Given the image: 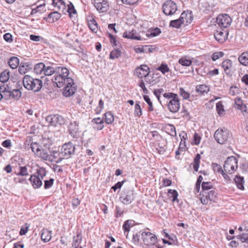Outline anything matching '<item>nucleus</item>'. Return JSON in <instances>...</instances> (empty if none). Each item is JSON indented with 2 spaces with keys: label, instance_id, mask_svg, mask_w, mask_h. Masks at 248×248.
Here are the masks:
<instances>
[{
  "label": "nucleus",
  "instance_id": "59",
  "mask_svg": "<svg viewBox=\"0 0 248 248\" xmlns=\"http://www.w3.org/2000/svg\"><path fill=\"white\" fill-rule=\"evenodd\" d=\"M54 179L50 178L49 180L44 181V188L45 189H48L50 188L53 184Z\"/></svg>",
  "mask_w": 248,
  "mask_h": 248
},
{
  "label": "nucleus",
  "instance_id": "57",
  "mask_svg": "<svg viewBox=\"0 0 248 248\" xmlns=\"http://www.w3.org/2000/svg\"><path fill=\"white\" fill-rule=\"evenodd\" d=\"M224 53L223 52L218 51L214 53L212 55V59L213 61H216L219 58H221L224 56Z\"/></svg>",
  "mask_w": 248,
  "mask_h": 248
},
{
  "label": "nucleus",
  "instance_id": "23",
  "mask_svg": "<svg viewBox=\"0 0 248 248\" xmlns=\"http://www.w3.org/2000/svg\"><path fill=\"white\" fill-rule=\"evenodd\" d=\"M78 131V124L76 122H71L68 125V131L69 134L73 137L77 136Z\"/></svg>",
  "mask_w": 248,
  "mask_h": 248
},
{
  "label": "nucleus",
  "instance_id": "17",
  "mask_svg": "<svg viewBox=\"0 0 248 248\" xmlns=\"http://www.w3.org/2000/svg\"><path fill=\"white\" fill-rule=\"evenodd\" d=\"M66 86L64 87L63 91V94L66 97H69L74 94L76 91V88L73 87L74 80H73V83L70 84L66 83Z\"/></svg>",
  "mask_w": 248,
  "mask_h": 248
},
{
  "label": "nucleus",
  "instance_id": "20",
  "mask_svg": "<svg viewBox=\"0 0 248 248\" xmlns=\"http://www.w3.org/2000/svg\"><path fill=\"white\" fill-rule=\"evenodd\" d=\"M50 160H47L50 162H55L56 163H60L64 158L61 157V153L57 151H53L51 153L50 155H49Z\"/></svg>",
  "mask_w": 248,
  "mask_h": 248
},
{
  "label": "nucleus",
  "instance_id": "49",
  "mask_svg": "<svg viewBox=\"0 0 248 248\" xmlns=\"http://www.w3.org/2000/svg\"><path fill=\"white\" fill-rule=\"evenodd\" d=\"M121 55V52L118 49L112 50L110 54V59H115L119 58Z\"/></svg>",
  "mask_w": 248,
  "mask_h": 248
},
{
  "label": "nucleus",
  "instance_id": "51",
  "mask_svg": "<svg viewBox=\"0 0 248 248\" xmlns=\"http://www.w3.org/2000/svg\"><path fill=\"white\" fill-rule=\"evenodd\" d=\"M37 173L38 175L37 176H39L41 180L44 179V177L46 175V169L43 167L39 168L37 170Z\"/></svg>",
  "mask_w": 248,
  "mask_h": 248
},
{
  "label": "nucleus",
  "instance_id": "46",
  "mask_svg": "<svg viewBox=\"0 0 248 248\" xmlns=\"http://www.w3.org/2000/svg\"><path fill=\"white\" fill-rule=\"evenodd\" d=\"M65 13L68 12L70 16H71L72 14L75 15L77 14V12L75 9L74 6L71 2H70V3L68 5L67 9L65 8Z\"/></svg>",
  "mask_w": 248,
  "mask_h": 248
},
{
  "label": "nucleus",
  "instance_id": "9",
  "mask_svg": "<svg viewBox=\"0 0 248 248\" xmlns=\"http://www.w3.org/2000/svg\"><path fill=\"white\" fill-rule=\"evenodd\" d=\"M141 235L145 245H154L156 243V236L150 232H143L141 233Z\"/></svg>",
  "mask_w": 248,
  "mask_h": 248
},
{
  "label": "nucleus",
  "instance_id": "15",
  "mask_svg": "<svg viewBox=\"0 0 248 248\" xmlns=\"http://www.w3.org/2000/svg\"><path fill=\"white\" fill-rule=\"evenodd\" d=\"M228 31L227 30H224L222 28L217 30L214 34V36L216 40L219 43H223L226 41L228 37Z\"/></svg>",
  "mask_w": 248,
  "mask_h": 248
},
{
  "label": "nucleus",
  "instance_id": "29",
  "mask_svg": "<svg viewBox=\"0 0 248 248\" xmlns=\"http://www.w3.org/2000/svg\"><path fill=\"white\" fill-rule=\"evenodd\" d=\"M238 61L244 66L248 65V51L242 53L238 57Z\"/></svg>",
  "mask_w": 248,
  "mask_h": 248
},
{
  "label": "nucleus",
  "instance_id": "34",
  "mask_svg": "<svg viewBox=\"0 0 248 248\" xmlns=\"http://www.w3.org/2000/svg\"><path fill=\"white\" fill-rule=\"evenodd\" d=\"M16 175L23 177L29 175L27 166L19 167L18 172L17 173Z\"/></svg>",
  "mask_w": 248,
  "mask_h": 248
},
{
  "label": "nucleus",
  "instance_id": "22",
  "mask_svg": "<svg viewBox=\"0 0 248 248\" xmlns=\"http://www.w3.org/2000/svg\"><path fill=\"white\" fill-rule=\"evenodd\" d=\"M32 68V65L29 62H22L19 66L18 71L21 75H25Z\"/></svg>",
  "mask_w": 248,
  "mask_h": 248
},
{
  "label": "nucleus",
  "instance_id": "18",
  "mask_svg": "<svg viewBox=\"0 0 248 248\" xmlns=\"http://www.w3.org/2000/svg\"><path fill=\"white\" fill-rule=\"evenodd\" d=\"M222 67L226 75H230L232 73V62L230 60H225L222 62Z\"/></svg>",
  "mask_w": 248,
  "mask_h": 248
},
{
  "label": "nucleus",
  "instance_id": "36",
  "mask_svg": "<svg viewBox=\"0 0 248 248\" xmlns=\"http://www.w3.org/2000/svg\"><path fill=\"white\" fill-rule=\"evenodd\" d=\"M201 158V155L199 154H197L194 159L192 165L193 169L195 171H197L198 170L200 164Z\"/></svg>",
  "mask_w": 248,
  "mask_h": 248
},
{
  "label": "nucleus",
  "instance_id": "27",
  "mask_svg": "<svg viewBox=\"0 0 248 248\" xmlns=\"http://www.w3.org/2000/svg\"><path fill=\"white\" fill-rule=\"evenodd\" d=\"M51 239V232L46 229H43L41 232V239L44 242H47Z\"/></svg>",
  "mask_w": 248,
  "mask_h": 248
},
{
  "label": "nucleus",
  "instance_id": "19",
  "mask_svg": "<svg viewBox=\"0 0 248 248\" xmlns=\"http://www.w3.org/2000/svg\"><path fill=\"white\" fill-rule=\"evenodd\" d=\"M29 180L31 182L34 188H39L42 186V180L36 175H31Z\"/></svg>",
  "mask_w": 248,
  "mask_h": 248
},
{
  "label": "nucleus",
  "instance_id": "24",
  "mask_svg": "<svg viewBox=\"0 0 248 248\" xmlns=\"http://www.w3.org/2000/svg\"><path fill=\"white\" fill-rule=\"evenodd\" d=\"M235 105L236 106V108L241 110L242 112L247 111V107L243 104L242 100L240 97H236L234 100Z\"/></svg>",
  "mask_w": 248,
  "mask_h": 248
},
{
  "label": "nucleus",
  "instance_id": "42",
  "mask_svg": "<svg viewBox=\"0 0 248 248\" xmlns=\"http://www.w3.org/2000/svg\"><path fill=\"white\" fill-rule=\"evenodd\" d=\"M105 122L108 124H111L114 120L113 115L110 112H106L104 114Z\"/></svg>",
  "mask_w": 248,
  "mask_h": 248
},
{
  "label": "nucleus",
  "instance_id": "61",
  "mask_svg": "<svg viewBox=\"0 0 248 248\" xmlns=\"http://www.w3.org/2000/svg\"><path fill=\"white\" fill-rule=\"evenodd\" d=\"M179 91V93L183 97L184 99H187L189 97V93L186 92L184 89L180 88Z\"/></svg>",
  "mask_w": 248,
  "mask_h": 248
},
{
  "label": "nucleus",
  "instance_id": "38",
  "mask_svg": "<svg viewBox=\"0 0 248 248\" xmlns=\"http://www.w3.org/2000/svg\"><path fill=\"white\" fill-rule=\"evenodd\" d=\"M166 129L167 133L172 137L176 136V132L175 126L171 124H168L166 126Z\"/></svg>",
  "mask_w": 248,
  "mask_h": 248
},
{
  "label": "nucleus",
  "instance_id": "35",
  "mask_svg": "<svg viewBox=\"0 0 248 248\" xmlns=\"http://www.w3.org/2000/svg\"><path fill=\"white\" fill-rule=\"evenodd\" d=\"M37 156L45 160H50L48 152L45 149L40 148V152L37 153Z\"/></svg>",
  "mask_w": 248,
  "mask_h": 248
},
{
  "label": "nucleus",
  "instance_id": "55",
  "mask_svg": "<svg viewBox=\"0 0 248 248\" xmlns=\"http://www.w3.org/2000/svg\"><path fill=\"white\" fill-rule=\"evenodd\" d=\"M132 220H127L124 223L123 225V229L124 230V233L125 234L126 232H128L130 231V227L131 225H132Z\"/></svg>",
  "mask_w": 248,
  "mask_h": 248
},
{
  "label": "nucleus",
  "instance_id": "40",
  "mask_svg": "<svg viewBox=\"0 0 248 248\" xmlns=\"http://www.w3.org/2000/svg\"><path fill=\"white\" fill-rule=\"evenodd\" d=\"M88 26L90 30L93 32H96L98 30L97 24L94 19H92L88 21Z\"/></svg>",
  "mask_w": 248,
  "mask_h": 248
},
{
  "label": "nucleus",
  "instance_id": "13",
  "mask_svg": "<svg viewBox=\"0 0 248 248\" xmlns=\"http://www.w3.org/2000/svg\"><path fill=\"white\" fill-rule=\"evenodd\" d=\"M93 3L97 10L100 13L106 12L108 10V2L105 0H94Z\"/></svg>",
  "mask_w": 248,
  "mask_h": 248
},
{
  "label": "nucleus",
  "instance_id": "30",
  "mask_svg": "<svg viewBox=\"0 0 248 248\" xmlns=\"http://www.w3.org/2000/svg\"><path fill=\"white\" fill-rule=\"evenodd\" d=\"M61 17V15L58 12L50 13L48 16V20L50 22H54L58 20Z\"/></svg>",
  "mask_w": 248,
  "mask_h": 248
},
{
  "label": "nucleus",
  "instance_id": "50",
  "mask_svg": "<svg viewBox=\"0 0 248 248\" xmlns=\"http://www.w3.org/2000/svg\"><path fill=\"white\" fill-rule=\"evenodd\" d=\"M32 151L37 155V153H39L40 150V145L36 143H31L30 146Z\"/></svg>",
  "mask_w": 248,
  "mask_h": 248
},
{
  "label": "nucleus",
  "instance_id": "7",
  "mask_svg": "<svg viewBox=\"0 0 248 248\" xmlns=\"http://www.w3.org/2000/svg\"><path fill=\"white\" fill-rule=\"evenodd\" d=\"M133 191L129 189H124L122 192L120 197L121 201L125 205L129 204L134 200Z\"/></svg>",
  "mask_w": 248,
  "mask_h": 248
},
{
  "label": "nucleus",
  "instance_id": "28",
  "mask_svg": "<svg viewBox=\"0 0 248 248\" xmlns=\"http://www.w3.org/2000/svg\"><path fill=\"white\" fill-rule=\"evenodd\" d=\"M82 240V235L80 233H78L76 236L73 237V242L72 246L74 248H82L80 245Z\"/></svg>",
  "mask_w": 248,
  "mask_h": 248
},
{
  "label": "nucleus",
  "instance_id": "44",
  "mask_svg": "<svg viewBox=\"0 0 248 248\" xmlns=\"http://www.w3.org/2000/svg\"><path fill=\"white\" fill-rule=\"evenodd\" d=\"M216 109L219 116L223 115L225 113L224 106L221 101L218 102L216 104Z\"/></svg>",
  "mask_w": 248,
  "mask_h": 248
},
{
  "label": "nucleus",
  "instance_id": "56",
  "mask_svg": "<svg viewBox=\"0 0 248 248\" xmlns=\"http://www.w3.org/2000/svg\"><path fill=\"white\" fill-rule=\"evenodd\" d=\"M202 191H208V190L209 189H211L212 187V185L211 182H203L202 183Z\"/></svg>",
  "mask_w": 248,
  "mask_h": 248
},
{
  "label": "nucleus",
  "instance_id": "3",
  "mask_svg": "<svg viewBox=\"0 0 248 248\" xmlns=\"http://www.w3.org/2000/svg\"><path fill=\"white\" fill-rule=\"evenodd\" d=\"M223 168L226 172L230 174L233 173L238 168L237 158L233 156L227 157L224 162Z\"/></svg>",
  "mask_w": 248,
  "mask_h": 248
},
{
  "label": "nucleus",
  "instance_id": "2",
  "mask_svg": "<svg viewBox=\"0 0 248 248\" xmlns=\"http://www.w3.org/2000/svg\"><path fill=\"white\" fill-rule=\"evenodd\" d=\"M216 140L219 144L226 143L231 138L229 131L227 129L223 128L217 130L214 134Z\"/></svg>",
  "mask_w": 248,
  "mask_h": 248
},
{
  "label": "nucleus",
  "instance_id": "45",
  "mask_svg": "<svg viewBox=\"0 0 248 248\" xmlns=\"http://www.w3.org/2000/svg\"><path fill=\"white\" fill-rule=\"evenodd\" d=\"M9 78V72L6 70L3 71L0 75V81L1 83L7 82Z\"/></svg>",
  "mask_w": 248,
  "mask_h": 248
},
{
  "label": "nucleus",
  "instance_id": "52",
  "mask_svg": "<svg viewBox=\"0 0 248 248\" xmlns=\"http://www.w3.org/2000/svg\"><path fill=\"white\" fill-rule=\"evenodd\" d=\"M179 63L183 66H189L192 64V61L190 60L182 58L179 60Z\"/></svg>",
  "mask_w": 248,
  "mask_h": 248
},
{
  "label": "nucleus",
  "instance_id": "63",
  "mask_svg": "<svg viewBox=\"0 0 248 248\" xmlns=\"http://www.w3.org/2000/svg\"><path fill=\"white\" fill-rule=\"evenodd\" d=\"M14 181L16 183H19L21 184H28L27 180L24 177H20L18 176L15 178Z\"/></svg>",
  "mask_w": 248,
  "mask_h": 248
},
{
  "label": "nucleus",
  "instance_id": "21",
  "mask_svg": "<svg viewBox=\"0 0 248 248\" xmlns=\"http://www.w3.org/2000/svg\"><path fill=\"white\" fill-rule=\"evenodd\" d=\"M52 5L56 10L65 14V4L62 0H52Z\"/></svg>",
  "mask_w": 248,
  "mask_h": 248
},
{
  "label": "nucleus",
  "instance_id": "1",
  "mask_svg": "<svg viewBox=\"0 0 248 248\" xmlns=\"http://www.w3.org/2000/svg\"><path fill=\"white\" fill-rule=\"evenodd\" d=\"M24 87L28 90L38 92L42 87V81L38 78H34L28 75H25L23 79Z\"/></svg>",
  "mask_w": 248,
  "mask_h": 248
},
{
  "label": "nucleus",
  "instance_id": "26",
  "mask_svg": "<svg viewBox=\"0 0 248 248\" xmlns=\"http://www.w3.org/2000/svg\"><path fill=\"white\" fill-rule=\"evenodd\" d=\"M59 74L62 76L64 78H69L68 76L69 75V70L64 67H56V74Z\"/></svg>",
  "mask_w": 248,
  "mask_h": 248
},
{
  "label": "nucleus",
  "instance_id": "47",
  "mask_svg": "<svg viewBox=\"0 0 248 248\" xmlns=\"http://www.w3.org/2000/svg\"><path fill=\"white\" fill-rule=\"evenodd\" d=\"M134 114L135 116L140 117L142 115V110L140 105V102L137 101L135 106Z\"/></svg>",
  "mask_w": 248,
  "mask_h": 248
},
{
  "label": "nucleus",
  "instance_id": "16",
  "mask_svg": "<svg viewBox=\"0 0 248 248\" xmlns=\"http://www.w3.org/2000/svg\"><path fill=\"white\" fill-rule=\"evenodd\" d=\"M187 14L185 12L181 14L180 17L176 20H172L170 22V26L176 28H180L181 25L185 22L184 18L187 16Z\"/></svg>",
  "mask_w": 248,
  "mask_h": 248
},
{
  "label": "nucleus",
  "instance_id": "8",
  "mask_svg": "<svg viewBox=\"0 0 248 248\" xmlns=\"http://www.w3.org/2000/svg\"><path fill=\"white\" fill-rule=\"evenodd\" d=\"M232 19L227 14L219 15L217 18V23L220 28H227L231 23Z\"/></svg>",
  "mask_w": 248,
  "mask_h": 248
},
{
  "label": "nucleus",
  "instance_id": "37",
  "mask_svg": "<svg viewBox=\"0 0 248 248\" xmlns=\"http://www.w3.org/2000/svg\"><path fill=\"white\" fill-rule=\"evenodd\" d=\"M8 63L11 68L16 69L19 65V60L17 57H13L9 60Z\"/></svg>",
  "mask_w": 248,
  "mask_h": 248
},
{
  "label": "nucleus",
  "instance_id": "10",
  "mask_svg": "<svg viewBox=\"0 0 248 248\" xmlns=\"http://www.w3.org/2000/svg\"><path fill=\"white\" fill-rule=\"evenodd\" d=\"M53 83H55L58 88L62 87L66 83L70 84L73 83V79L72 78H64L62 76L57 74L55 75L52 79Z\"/></svg>",
  "mask_w": 248,
  "mask_h": 248
},
{
  "label": "nucleus",
  "instance_id": "6",
  "mask_svg": "<svg viewBox=\"0 0 248 248\" xmlns=\"http://www.w3.org/2000/svg\"><path fill=\"white\" fill-rule=\"evenodd\" d=\"M217 192L213 190L209 191H203L201 193V201L203 204H207L209 201L215 202L217 198Z\"/></svg>",
  "mask_w": 248,
  "mask_h": 248
},
{
  "label": "nucleus",
  "instance_id": "14",
  "mask_svg": "<svg viewBox=\"0 0 248 248\" xmlns=\"http://www.w3.org/2000/svg\"><path fill=\"white\" fill-rule=\"evenodd\" d=\"M168 108L172 113H176L178 111L180 108V100L178 96L174 99L170 100L168 103Z\"/></svg>",
  "mask_w": 248,
  "mask_h": 248
},
{
  "label": "nucleus",
  "instance_id": "64",
  "mask_svg": "<svg viewBox=\"0 0 248 248\" xmlns=\"http://www.w3.org/2000/svg\"><path fill=\"white\" fill-rule=\"evenodd\" d=\"M239 239L242 243L248 244V235L247 234H242L239 236Z\"/></svg>",
  "mask_w": 248,
  "mask_h": 248
},
{
  "label": "nucleus",
  "instance_id": "41",
  "mask_svg": "<svg viewBox=\"0 0 248 248\" xmlns=\"http://www.w3.org/2000/svg\"><path fill=\"white\" fill-rule=\"evenodd\" d=\"M22 93L18 89H14L11 91V98L16 100H19L21 96Z\"/></svg>",
  "mask_w": 248,
  "mask_h": 248
},
{
  "label": "nucleus",
  "instance_id": "25",
  "mask_svg": "<svg viewBox=\"0 0 248 248\" xmlns=\"http://www.w3.org/2000/svg\"><path fill=\"white\" fill-rule=\"evenodd\" d=\"M209 91V87L205 84L198 85L196 87V92L201 95L207 93Z\"/></svg>",
  "mask_w": 248,
  "mask_h": 248
},
{
  "label": "nucleus",
  "instance_id": "5",
  "mask_svg": "<svg viewBox=\"0 0 248 248\" xmlns=\"http://www.w3.org/2000/svg\"><path fill=\"white\" fill-rule=\"evenodd\" d=\"M162 10L166 16H171L175 13L177 10V6L174 1L168 0L163 4Z\"/></svg>",
  "mask_w": 248,
  "mask_h": 248
},
{
  "label": "nucleus",
  "instance_id": "39",
  "mask_svg": "<svg viewBox=\"0 0 248 248\" xmlns=\"http://www.w3.org/2000/svg\"><path fill=\"white\" fill-rule=\"evenodd\" d=\"M44 74L46 76H51L53 74H56V67L55 68L52 66H45Z\"/></svg>",
  "mask_w": 248,
  "mask_h": 248
},
{
  "label": "nucleus",
  "instance_id": "33",
  "mask_svg": "<svg viewBox=\"0 0 248 248\" xmlns=\"http://www.w3.org/2000/svg\"><path fill=\"white\" fill-rule=\"evenodd\" d=\"M45 66V64L42 62L36 64L34 67V73L37 75L42 74L44 73Z\"/></svg>",
  "mask_w": 248,
  "mask_h": 248
},
{
  "label": "nucleus",
  "instance_id": "54",
  "mask_svg": "<svg viewBox=\"0 0 248 248\" xmlns=\"http://www.w3.org/2000/svg\"><path fill=\"white\" fill-rule=\"evenodd\" d=\"M93 121L94 122L97 124H98L97 128L99 130H101L104 127L103 125V121L100 118H94L93 119Z\"/></svg>",
  "mask_w": 248,
  "mask_h": 248
},
{
  "label": "nucleus",
  "instance_id": "11",
  "mask_svg": "<svg viewBox=\"0 0 248 248\" xmlns=\"http://www.w3.org/2000/svg\"><path fill=\"white\" fill-rule=\"evenodd\" d=\"M46 121L51 125L53 126H56L58 125H62L65 123L64 118L59 115L48 116L46 117Z\"/></svg>",
  "mask_w": 248,
  "mask_h": 248
},
{
  "label": "nucleus",
  "instance_id": "48",
  "mask_svg": "<svg viewBox=\"0 0 248 248\" xmlns=\"http://www.w3.org/2000/svg\"><path fill=\"white\" fill-rule=\"evenodd\" d=\"M157 70L161 72L163 74H165L170 71L167 64L164 63H162L160 66L157 68Z\"/></svg>",
  "mask_w": 248,
  "mask_h": 248
},
{
  "label": "nucleus",
  "instance_id": "53",
  "mask_svg": "<svg viewBox=\"0 0 248 248\" xmlns=\"http://www.w3.org/2000/svg\"><path fill=\"white\" fill-rule=\"evenodd\" d=\"M212 167L215 172L221 173L223 172L224 170H222L221 166L216 163L212 164Z\"/></svg>",
  "mask_w": 248,
  "mask_h": 248
},
{
  "label": "nucleus",
  "instance_id": "43",
  "mask_svg": "<svg viewBox=\"0 0 248 248\" xmlns=\"http://www.w3.org/2000/svg\"><path fill=\"white\" fill-rule=\"evenodd\" d=\"M168 194H169L170 197L172 198V201L173 202H179L178 199V194L176 190L169 189L168 190Z\"/></svg>",
  "mask_w": 248,
  "mask_h": 248
},
{
  "label": "nucleus",
  "instance_id": "60",
  "mask_svg": "<svg viewBox=\"0 0 248 248\" xmlns=\"http://www.w3.org/2000/svg\"><path fill=\"white\" fill-rule=\"evenodd\" d=\"M178 95L177 94L174 93H165L163 94V96L169 99H174L175 97H177Z\"/></svg>",
  "mask_w": 248,
  "mask_h": 248
},
{
  "label": "nucleus",
  "instance_id": "62",
  "mask_svg": "<svg viewBox=\"0 0 248 248\" xmlns=\"http://www.w3.org/2000/svg\"><path fill=\"white\" fill-rule=\"evenodd\" d=\"M104 108V102L102 100L100 99L99 101L98 107L95 109L96 114H99L101 112Z\"/></svg>",
  "mask_w": 248,
  "mask_h": 248
},
{
  "label": "nucleus",
  "instance_id": "32",
  "mask_svg": "<svg viewBox=\"0 0 248 248\" xmlns=\"http://www.w3.org/2000/svg\"><path fill=\"white\" fill-rule=\"evenodd\" d=\"M46 3L44 2L37 6L35 8L32 9L31 14V15H34L37 13H42L46 11L45 8Z\"/></svg>",
  "mask_w": 248,
  "mask_h": 248
},
{
  "label": "nucleus",
  "instance_id": "12",
  "mask_svg": "<svg viewBox=\"0 0 248 248\" xmlns=\"http://www.w3.org/2000/svg\"><path fill=\"white\" fill-rule=\"evenodd\" d=\"M150 73V68L145 64L141 65L140 66L136 68L135 70V75L140 78L146 77Z\"/></svg>",
  "mask_w": 248,
  "mask_h": 248
},
{
  "label": "nucleus",
  "instance_id": "58",
  "mask_svg": "<svg viewBox=\"0 0 248 248\" xmlns=\"http://www.w3.org/2000/svg\"><path fill=\"white\" fill-rule=\"evenodd\" d=\"M143 98L146 103L149 105V110L150 111H152L154 110L152 102L151 101L149 96L144 95H143Z\"/></svg>",
  "mask_w": 248,
  "mask_h": 248
},
{
  "label": "nucleus",
  "instance_id": "4",
  "mask_svg": "<svg viewBox=\"0 0 248 248\" xmlns=\"http://www.w3.org/2000/svg\"><path fill=\"white\" fill-rule=\"evenodd\" d=\"M75 145L71 142L65 143L61 148V157H63L64 159H68L75 154Z\"/></svg>",
  "mask_w": 248,
  "mask_h": 248
},
{
  "label": "nucleus",
  "instance_id": "31",
  "mask_svg": "<svg viewBox=\"0 0 248 248\" xmlns=\"http://www.w3.org/2000/svg\"><path fill=\"white\" fill-rule=\"evenodd\" d=\"M234 180L238 188L241 190L244 189V180L243 177L236 175Z\"/></svg>",
  "mask_w": 248,
  "mask_h": 248
}]
</instances>
